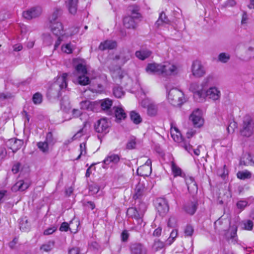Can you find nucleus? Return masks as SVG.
<instances>
[{"mask_svg":"<svg viewBox=\"0 0 254 254\" xmlns=\"http://www.w3.org/2000/svg\"><path fill=\"white\" fill-rule=\"evenodd\" d=\"M252 175V173L247 170L240 171L237 173V178L243 180L251 179Z\"/></svg>","mask_w":254,"mask_h":254,"instance_id":"nucleus-35","label":"nucleus"},{"mask_svg":"<svg viewBox=\"0 0 254 254\" xmlns=\"http://www.w3.org/2000/svg\"><path fill=\"white\" fill-rule=\"evenodd\" d=\"M171 169L175 177L181 176L182 170L174 162L171 163Z\"/></svg>","mask_w":254,"mask_h":254,"instance_id":"nucleus-48","label":"nucleus"},{"mask_svg":"<svg viewBox=\"0 0 254 254\" xmlns=\"http://www.w3.org/2000/svg\"><path fill=\"white\" fill-rule=\"evenodd\" d=\"M61 14L62 9L60 8H56L49 17V27L56 36L67 35L64 32L62 23L58 19Z\"/></svg>","mask_w":254,"mask_h":254,"instance_id":"nucleus-1","label":"nucleus"},{"mask_svg":"<svg viewBox=\"0 0 254 254\" xmlns=\"http://www.w3.org/2000/svg\"><path fill=\"white\" fill-rule=\"evenodd\" d=\"M240 164L245 166L253 165L254 164V158L249 153L245 154L241 159Z\"/></svg>","mask_w":254,"mask_h":254,"instance_id":"nucleus-31","label":"nucleus"},{"mask_svg":"<svg viewBox=\"0 0 254 254\" xmlns=\"http://www.w3.org/2000/svg\"><path fill=\"white\" fill-rule=\"evenodd\" d=\"M52 136L51 132H49L47 134L46 140L44 142H39L37 143V146L41 151L43 152H47L48 151V144L50 142V139Z\"/></svg>","mask_w":254,"mask_h":254,"instance_id":"nucleus-22","label":"nucleus"},{"mask_svg":"<svg viewBox=\"0 0 254 254\" xmlns=\"http://www.w3.org/2000/svg\"><path fill=\"white\" fill-rule=\"evenodd\" d=\"M117 47V43L113 40H106L101 42L99 46V49L102 51L112 50Z\"/></svg>","mask_w":254,"mask_h":254,"instance_id":"nucleus-24","label":"nucleus"},{"mask_svg":"<svg viewBox=\"0 0 254 254\" xmlns=\"http://www.w3.org/2000/svg\"><path fill=\"white\" fill-rule=\"evenodd\" d=\"M248 203L247 201L240 200L237 203V207L241 210H243L248 205Z\"/></svg>","mask_w":254,"mask_h":254,"instance_id":"nucleus-58","label":"nucleus"},{"mask_svg":"<svg viewBox=\"0 0 254 254\" xmlns=\"http://www.w3.org/2000/svg\"><path fill=\"white\" fill-rule=\"evenodd\" d=\"M29 184L28 183L24 182L23 180H20L18 181L12 187L13 191H24V190L28 189Z\"/></svg>","mask_w":254,"mask_h":254,"instance_id":"nucleus-29","label":"nucleus"},{"mask_svg":"<svg viewBox=\"0 0 254 254\" xmlns=\"http://www.w3.org/2000/svg\"><path fill=\"white\" fill-rule=\"evenodd\" d=\"M23 144V141L22 140L11 138L9 139L6 142L7 146L12 150L13 153L16 152L19 150Z\"/></svg>","mask_w":254,"mask_h":254,"instance_id":"nucleus-17","label":"nucleus"},{"mask_svg":"<svg viewBox=\"0 0 254 254\" xmlns=\"http://www.w3.org/2000/svg\"><path fill=\"white\" fill-rule=\"evenodd\" d=\"M190 120L192 122L195 127H200L203 124V119L201 117V111L198 109L194 110L190 115Z\"/></svg>","mask_w":254,"mask_h":254,"instance_id":"nucleus-12","label":"nucleus"},{"mask_svg":"<svg viewBox=\"0 0 254 254\" xmlns=\"http://www.w3.org/2000/svg\"><path fill=\"white\" fill-rule=\"evenodd\" d=\"M254 131V125L252 120L249 117H245L244 119L242 128L240 130L241 134L244 136H250Z\"/></svg>","mask_w":254,"mask_h":254,"instance_id":"nucleus-7","label":"nucleus"},{"mask_svg":"<svg viewBox=\"0 0 254 254\" xmlns=\"http://www.w3.org/2000/svg\"><path fill=\"white\" fill-rule=\"evenodd\" d=\"M130 117L131 120L135 124H138L142 121L140 115L135 111H131L130 113Z\"/></svg>","mask_w":254,"mask_h":254,"instance_id":"nucleus-41","label":"nucleus"},{"mask_svg":"<svg viewBox=\"0 0 254 254\" xmlns=\"http://www.w3.org/2000/svg\"><path fill=\"white\" fill-rule=\"evenodd\" d=\"M182 146L186 151L191 154H192V151L196 156H198L200 154L199 147H200V146H199L197 149H192V146L190 144L189 141H187V140H183Z\"/></svg>","mask_w":254,"mask_h":254,"instance_id":"nucleus-28","label":"nucleus"},{"mask_svg":"<svg viewBox=\"0 0 254 254\" xmlns=\"http://www.w3.org/2000/svg\"><path fill=\"white\" fill-rule=\"evenodd\" d=\"M146 210L145 204L141 203L138 208L130 207L127 209V215L131 218L134 219L137 223V226L136 229H140L142 226H144L143 222V217Z\"/></svg>","mask_w":254,"mask_h":254,"instance_id":"nucleus-3","label":"nucleus"},{"mask_svg":"<svg viewBox=\"0 0 254 254\" xmlns=\"http://www.w3.org/2000/svg\"><path fill=\"white\" fill-rule=\"evenodd\" d=\"M30 225L28 223L27 220H25V225H24L23 223H20V229L21 230L23 231H27L29 229Z\"/></svg>","mask_w":254,"mask_h":254,"instance_id":"nucleus-61","label":"nucleus"},{"mask_svg":"<svg viewBox=\"0 0 254 254\" xmlns=\"http://www.w3.org/2000/svg\"><path fill=\"white\" fill-rule=\"evenodd\" d=\"M110 69L112 77L116 80L121 79L126 75V71L122 69L120 64H111Z\"/></svg>","mask_w":254,"mask_h":254,"instance_id":"nucleus-13","label":"nucleus"},{"mask_svg":"<svg viewBox=\"0 0 254 254\" xmlns=\"http://www.w3.org/2000/svg\"><path fill=\"white\" fill-rule=\"evenodd\" d=\"M42 11L40 7H34L23 11L22 15L24 18L29 20L40 15Z\"/></svg>","mask_w":254,"mask_h":254,"instance_id":"nucleus-14","label":"nucleus"},{"mask_svg":"<svg viewBox=\"0 0 254 254\" xmlns=\"http://www.w3.org/2000/svg\"><path fill=\"white\" fill-rule=\"evenodd\" d=\"M80 106L81 109L97 112L99 107V103L97 101L85 100L80 102Z\"/></svg>","mask_w":254,"mask_h":254,"instance_id":"nucleus-15","label":"nucleus"},{"mask_svg":"<svg viewBox=\"0 0 254 254\" xmlns=\"http://www.w3.org/2000/svg\"><path fill=\"white\" fill-rule=\"evenodd\" d=\"M242 228L247 231H251L254 227V223L250 220H246L242 222Z\"/></svg>","mask_w":254,"mask_h":254,"instance_id":"nucleus-42","label":"nucleus"},{"mask_svg":"<svg viewBox=\"0 0 254 254\" xmlns=\"http://www.w3.org/2000/svg\"><path fill=\"white\" fill-rule=\"evenodd\" d=\"M67 76V73H64L61 76L58 77L48 90V93L50 95L54 97H55V96H59L60 91L66 88Z\"/></svg>","mask_w":254,"mask_h":254,"instance_id":"nucleus-4","label":"nucleus"},{"mask_svg":"<svg viewBox=\"0 0 254 254\" xmlns=\"http://www.w3.org/2000/svg\"><path fill=\"white\" fill-rule=\"evenodd\" d=\"M186 185L188 186V190H197V187L194 179L191 177H188L185 178Z\"/></svg>","mask_w":254,"mask_h":254,"instance_id":"nucleus-34","label":"nucleus"},{"mask_svg":"<svg viewBox=\"0 0 254 254\" xmlns=\"http://www.w3.org/2000/svg\"><path fill=\"white\" fill-rule=\"evenodd\" d=\"M110 123L106 119L103 118L99 120L94 125V128L96 132L99 133H107L109 131Z\"/></svg>","mask_w":254,"mask_h":254,"instance_id":"nucleus-10","label":"nucleus"},{"mask_svg":"<svg viewBox=\"0 0 254 254\" xmlns=\"http://www.w3.org/2000/svg\"><path fill=\"white\" fill-rule=\"evenodd\" d=\"M80 154L76 158L77 160L80 159L82 156H85L86 154V147L85 142L82 143L80 144Z\"/></svg>","mask_w":254,"mask_h":254,"instance_id":"nucleus-51","label":"nucleus"},{"mask_svg":"<svg viewBox=\"0 0 254 254\" xmlns=\"http://www.w3.org/2000/svg\"><path fill=\"white\" fill-rule=\"evenodd\" d=\"M171 134L174 140L176 142H180L182 140V137L181 136V133L178 129L176 127H171Z\"/></svg>","mask_w":254,"mask_h":254,"instance_id":"nucleus-38","label":"nucleus"},{"mask_svg":"<svg viewBox=\"0 0 254 254\" xmlns=\"http://www.w3.org/2000/svg\"><path fill=\"white\" fill-rule=\"evenodd\" d=\"M214 226L216 231L219 233H222L225 232L230 227V221L229 219H219L215 222Z\"/></svg>","mask_w":254,"mask_h":254,"instance_id":"nucleus-11","label":"nucleus"},{"mask_svg":"<svg viewBox=\"0 0 254 254\" xmlns=\"http://www.w3.org/2000/svg\"><path fill=\"white\" fill-rule=\"evenodd\" d=\"M120 160V158L118 155L110 153L104 160L103 162L106 165L110 163L116 164L119 162Z\"/></svg>","mask_w":254,"mask_h":254,"instance_id":"nucleus-27","label":"nucleus"},{"mask_svg":"<svg viewBox=\"0 0 254 254\" xmlns=\"http://www.w3.org/2000/svg\"><path fill=\"white\" fill-rule=\"evenodd\" d=\"M151 163V160L148 159L143 165L139 167V170H146L147 174H148L150 171V167H152Z\"/></svg>","mask_w":254,"mask_h":254,"instance_id":"nucleus-50","label":"nucleus"},{"mask_svg":"<svg viewBox=\"0 0 254 254\" xmlns=\"http://www.w3.org/2000/svg\"><path fill=\"white\" fill-rule=\"evenodd\" d=\"M137 20L130 16H126L123 20L124 25L127 29H134L136 26Z\"/></svg>","mask_w":254,"mask_h":254,"instance_id":"nucleus-20","label":"nucleus"},{"mask_svg":"<svg viewBox=\"0 0 254 254\" xmlns=\"http://www.w3.org/2000/svg\"><path fill=\"white\" fill-rule=\"evenodd\" d=\"M42 100L43 96L41 93L37 92L33 95L32 97V101L34 104H40L42 103Z\"/></svg>","mask_w":254,"mask_h":254,"instance_id":"nucleus-46","label":"nucleus"},{"mask_svg":"<svg viewBox=\"0 0 254 254\" xmlns=\"http://www.w3.org/2000/svg\"><path fill=\"white\" fill-rule=\"evenodd\" d=\"M176 223L177 220L176 218L174 217H171L168 220L167 226L169 227L173 228L176 226Z\"/></svg>","mask_w":254,"mask_h":254,"instance_id":"nucleus-59","label":"nucleus"},{"mask_svg":"<svg viewBox=\"0 0 254 254\" xmlns=\"http://www.w3.org/2000/svg\"><path fill=\"white\" fill-rule=\"evenodd\" d=\"M145 189V187L144 183L138 182L135 186L133 198L135 199L140 198L144 194Z\"/></svg>","mask_w":254,"mask_h":254,"instance_id":"nucleus-23","label":"nucleus"},{"mask_svg":"<svg viewBox=\"0 0 254 254\" xmlns=\"http://www.w3.org/2000/svg\"><path fill=\"white\" fill-rule=\"evenodd\" d=\"M84 132L85 131L84 130V128L83 127L79 131H78L76 134H74V135L73 136V139H76L78 138H80L84 134Z\"/></svg>","mask_w":254,"mask_h":254,"instance_id":"nucleus-62","label":"nucleus"},{"mask_svg":"<svg viewBox=\"0 0 254 254\" xmlns=\"http://www.w3.org/2000/svg\"><path fill=\"white\" fill-rule=\"evenodd\" d=\"M168 99L169 102L174 106H180L185 101L183 92L176 88L169 91Z\"/></svg>","mask_w":254,"mask_h":254,"instance_id":"nucleus-5","label":"nucleus"},{"mask_svg":"<svg viewBox=\"0 0 254 254\" xmlns=\"http://www.w3.org/2000/svg\"><path fill=\"white\" fill-rule=\"evenodd\" d=\"M168 22V19L166 17L165 14L164 12L160 13L159 19L156 21V24L159 26L163 23H167Z\"/></svg>","mask_w":254,"mask_h":254,"instance_id":"nucleus-47","label":"nucleus"},{"mask_svg":"<svg viewBox=\"0 0 254 254\" xmlns=\"http://www.w3.org/2000/svg\"><path fill=\"white\" fill-rule=\"evenodd\" d=\"M203 94L204 98L207 97L214 101L219 99L221 96L220 91L215 87L209 88L206 92H203Z\"/></svg>","mask_w":254,"mask_h":254,"instance_id":"nucleus-18","label":"nucleus"},{"mask_svg":"<svg viewBox=\"0 0 254 254\" xmlns=\"http://www.w3.org/2000/svg\"><path fill=\"white\" fill-rule=\"evenodd\" d=\"M54 246V242L53 241H49L47 243L43 245L41 248V250L48 252L52 250Z\"/></svg>","mask_w":254,"mask_h":254,"instance_id":"nucleus-45","label":"nucleus"},{"mask_svg":"<svg viewBox=\"0 0 254 254\" xmlns=\"http://www.w3.org/2000/svg\"><path fill=\"white\" fill-rule=\"evenodd\" d=\"M98 102L99 103V106L101 107L102 110L106 111L108 115H110L111 112L110 110L112 105V101L107 98Z\"/></svg>","mask_w":254,"mask_h":254,"instance_id":"nucleus-26","label":"nucleus"},{"mask_svg":"<svg viewBox=\"0 0 254 254\" xmlns=\"http://www.w3.org/2000/svg\"><path fill=\"white\" fill-rule=\"evenodd\" d=\"M76 71L79 74L77 79V82L81 85H86L89 83V78L86 75L88 74L85 64H76Z\"/></svg>","mask_w":254,"mask_h":254,"instance_id":"nucleus-6","label":"nucleus"},{"mask_svg":"<svg viewBox=\"0 0 254 254\" xmlns=\"http://www.w3.org/2000/svg\"><path fill=\"white\" fill-rule=\"evenodd\" d=\"M131 254H147L146 249L140 243H132L129 247Z\"/></svg>","mask_w":254,"mask_h":254,"instance_id":"nucleus-19","label":"nucleus"},{"mask_svg":"<svg viewBox=\"0 0 254 254\" xmlns=\"http://www.w3.org/2000/svg\"><path fill=\"white\" fill-rule=\"evenodd\" d=\"M136 145V141L134 138L130 139L127 144V148L128 149H132L135 148Z\"/></svg>","mask_w":254,"mask_h":254,"instance_id":"nucleus-57","label":"nucleus"},{"mask_svg":"<svg viewBox=\"0 0 254 254\" xmlns=\"http://www.w3.org/2000/svg\"><path fill=\"white\" fill-rule=\"evenodd\" d=\"M158 111L157 106L153 103H151L147 105V113L149 116H155Z\"/></svg>","mask_w":254,"mask_h":254,"instance_id":"nucleus-40","label":"nucleus"},{"mask_svg":"<svg viewBox=\"0 0 254 254\" xmlns=\"http://www.w3.org/2000/svg\"><path fill=\"white\" fill-rule=\"evenodd\" d=\"M151 54V51L148 50L142 49L135 52L136 57L142 61L148 58Z\"/></svg>","mask_w":254,"mask_h":254,"instance_id":"nucleus-32","label":"nucleus"},{"mask_svg":"<svg viewBox=\"0 0 254 254\" xmlns=\"http://www.w3.org/2000/svg\"><path fill=\"white\" fill-rule=\"evenodd\" d=\"M190 90L194 93V98L197 99H199V101L204 99L203 91L200 88L197 82H193L190 84Z\"/></svg>","mask_w":254,"mask_h":254,"instance_id":"nucleus-16","label":"nucleus"},{"mask_svg":"<svg viewBox=\"0 0 254 254\" xmlns=\"http://www.w3.org/2000/svg\"><path fill=\"white\" fill-rule=\"evenodd\" d=\"M78 0H68L66 2L69 12L72 14L76 12Z\"/></svg>","mask_w":254,"mask_h":254,"instance_id":"nucleus-30","label":"nucleus"},{"mask_svg":"<svg viewBox=\"0 0 254 254\" xmlns=\"http://www.w3.org/2000/svg\"><path fill=\"white\" fill-rule=\"evenodd\" d=\"M237 226L236 225H233L230 228V233L228 234L225 233V235L227 239H232L234 240L235 241H236V237H237Z\"/></svg>","mask_w":254,"mask_h":254,"instance_id":"nucleus-39","label":"nucleus"},{"mask_svg":"<svg viewBox=\"0 0 254 254\" xmlns=\"http://www.w3.org/2000/svg\"><path fill=\"white\" fill-rule=\"evenodd\" d=\"M44 42L47 45H51L52 44L53 40L51 36L49 34H44L43 35Z\"/></svg>","mask_w":254,"mask_h":254,"instance_id":"nucleus-53","label":"nucleus"},{"mask_svg":"<svg viewBox=\"0 0 254 254\" xmlns=\"http://www.w3.org/2000/svg\"><path fill=\"white\" fill-rule=\"evenodd\" d=\"M145 70L149 74L166 76L176 73L177 67L175 64H147Z\"/></svg>","mask_w":254,"mask_h":254,"instance_id":"nucleus-2","label":"nucleus"},{"mask_svg":"<svg viewBox=\"0 0 254 254\" xmlns=\"http://www.w3.org/2000/svg\"><path fill=\"white\" fill-rule=\"evenodd\" d=\"M75 48V45L71 43L63 44L61 47L62 52L64 53L71 54Z\"/></svg>","mask_w":254,"mask_h":254,"instance_id":"nucleus-33","label":"nucleus"},{"mask_svg":"<svg viewBox=\"0 0 254 254\" xmlns=\"http://www.w3.org/2000/svg\"><path fill=\"white\" fill-rule=\"evenodd\" d=\"M68 254H82L79 248L74 247L68 250Z\"/></svg>","mask_w":254,"mask_h":254,"instance_id":"nucleus-63","label":"nucleus"},{"mask_svg":"<svg viewBox=\"0 0 254 254\" xmlns=\"http://www.w3.org/2000/svg\"><path fill=\"white\" fill-rule=\"evenodd\" d=\"M89 190L93 194H94L99 191V187L96 184L93 183L89 186Z\"/></svg>","mask_w":254,"mask_h":254,"instance_id":"nucleus-55","label":"nucleus"},{"mask_svg":"<svg viewBox=\"0 0 254 254\" xmlns=\"http://www.w3.org/2000/svg\"><path fill=\"white\" fill-rule=\"evenodd\" d=\"M79 225V222L75 219H72L68 224L66 222H63L60 228V230L61 231L66 232L69 230L72 233H76L78 231V227Z\"/></svg>","mask_w":254,"mask_h":254,"instance_id":"nucleus-8","label":"nucleus"},{"mask_svg":"<svg viewBox=\"0 0 254 254\" xmlns=\"http://www.w3.org/2000/svg\"><path fill=\"white\" fill-rule=\"evenodd\" d=\"M191 71L192 74L197 77H201L205 73V69L202 64H192Z\"/></svg>","mask_w":254,"mask_h":254,"instance_id":"nucleus-21","label":"nucleus"},{"mask_svg":"<svg viewBox=\"0 0 254 254\" xmlns=\"http://www.w3.org/2000/svg\"><path fill=\"white\" fill-rule=\"evenodd\" d=\"M156 207L158 212L161 216L165 215L169 210L167 201L166 199L163 198H159L157 199Z\"/></svg>","mask_w":254,"mask_h":254,"instance_id":"nucleus-9","label":"nucleus"},{"mask_svg":"<svg viewBox=\"0 0 254 254\" xmlns=\"http://www.w3.org/2000/svg\"><path fill=\"white\" fill-rule=\"evenodd\" d=\"M56 230V228L55 227H52L51 228H49L45 230L44 232V234L45 235H49L53 234Z\"/></svg>","mask_w":254,"mask_h":254,"instance_id":"nucleus-64","label":"nucleus"},{"mask_svg":"<svg viewBox=\"0 0 254 254\" xmlns=\"http://www.w3.org/2000/svg\"><path fill=\"white\" fill-rule=\"evenodd\" d=\"M230 59V56L228 53H221L218 56V61L223 63H227Z\"/></svg>","mask_w":254,"mask_h":254,"instance_id":"nucleus-43","label":"nucleus"},{"mask_svg":"<svg viewBox=\"0 0 254 254\" xmlns=\"http://www.w3.org/2000/svg\"><path fill=\"white\" fill-rule=\"evenodd\" d=\"M114 108L115 117L118 121L126 118V114L122 108L119 107H115Z\"/></svg>","mask_w":254,"mask_h":254,"instance_id":"nucleus-36","label":"nucleus"},{"mask_svg":"<svg viewBox=\"0 0 254 254\" xmlns=\"http://www.w3.org/2000/svg\"><path fill=\"white\" fill-rule=\"evenodd\" d=\"M198 203L196 201L189 202L184 207L185 211L190 215H193L197 208Z\"/></svg>","mask_w":254,"mask_h":254,"instance_id":"nucleus-25","label":"nucleus"},{"mask_svg":"<svg viewBox=\"0 0 254 254\" xmlns=\"http://www.w3.org/2000/svg\"><path fill=\"white\" fill-rule=\"evenodd\" d=\"M113 93L114 96L117 98H121L125 94V92L123 88L120 87H117L114 88Z\"/></svg>","mask_w":254,"mask_h":254,"instance_id":"nucleus-49","label":"nucleus"},{"mask_svg":"<svg viewBox=\"0 0 254 254\" xmlns=\"http://www.w3.org/2000/svg\"><path fill=\"white\" fill-rule=\"evenodd\" d=\"M193 228L190 225H187L185 229L184 233L186 237H190L193 233Z\"/></svg>","mask_w":254,"mask_h":254,"instance_id":"nucleus-54","label":"nucleus"},{"mask_svg":"<svg viewBox=\"0 0 254 254\" xmlns=\"http://www.w3.org/2000/svg\"><path fill=\"white\" fill-rule=\"evenodd\" d=\"M128 11L130 12V16L138 19L140 17V14L138 12L139 7L135 5H130L128 7Z\"/></svg>","mask_w":254,"mask_h":254,"instance_id":"nucleus-37","label":"nucleus"},{"mask_svg":"<svg viewBox=\"0 0 254 254\" xmlns=\"http://www.w3.org/2000/svg\"><path fill=\"white\" fill-rule=\"evenodd\" d=\"M236 127L237 123L235 122H231L227 128L228 132L229 133H233Z\"/></svg>","mask_w":254,"mask_h":254,"instance_id":"nucleus-56","label":"nucleus"},{"mask_svg":"<svg viewBox=\"0 0 254 254\" xmlns=\"http://www.w3.org/2000/svg\"><path fill=\"white\" fill-rule=\"evenodd\" d=\"M177 236L178 231L176 229L173 230L170 234L169 238L167 240L166 242V245H171L174 241Z\"/></svg>","mask_w":254,"mask_h":254,"instance_id":"nucleus-44","label":"nucleus"},{"mask_svg":"<svg viewBox=\"0 0 254 254\" xmlns=\"http://www.w3.org/2000/svg\"><path fill=\"white\" fill-rule=\"evenodd\" d=\"M67 35H64V36H56L58 38L57 40L56 41L55 44L54 45V50H56L59 47L61 42L65 40V39L67 37Z\"/></svg>","mask_w":254,"mask_h":254,"instance_id":"nucleus-52","label":"nucleus"},{"mask_svg":"<svg viewBox=\"0 0 254 254\" xmlns=\"http://www.w3.org/2000/svg\"><path fill=\"white\" fill-rule=\"evenodd\" d=\"M165 246V244L163 242L160 241V240L156 241L154 242V247L156 250L159 249H161Z\"/></svg>","mask_w":254,"mask_h":254,"instance_id":"nucleus-60","label":"nucleus"}]
</instances>
